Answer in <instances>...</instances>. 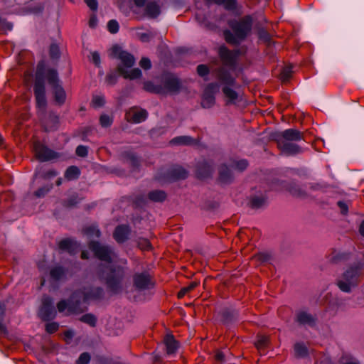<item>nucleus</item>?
<instances>
[{
    "label": "nucleus",
    "mask_w": 364,
    "mask_h": 364,
    "mask_svg": "<svg viewBox=\"0 0 364 364\" xmlns=\"http://www.w3.org/2000/svg\"><path fill=\"white\" fill-rule=\"evenodd\" d=\"M233 166L240 171H243L247 166V161L246 160L238 161L234 164Z\"/></svg>",
    "instance_id": "56"
},
{
    "label": "nucleus",
    "mask_w": 364,
    "mask_h": 364,
    "mask_svg": "<svg viewBox=\"0 0 364 364\" xmlns=\"http://www.w3.org/2000/svg\"><path fill=\"white\" fill-rule=\"evenodd\" d=\"M154 33H151V32H149V33H140L139 34V39L142 41V42H148L150 41V39L151 38L154 37Z\"/></svg>",
    "instance_id": "58"
},
{
    "label": "nucleus",
    "mask_w": 364,
    "mask_h": 364,
    "mask_svg": "<svg viewBox=\"0 0 364 364\" xmlns=\"http://www.w3.org/2000/svg\"><path fill=\"white\" fill-rule=\"evenodd\" d=\"M230 30L223 31L225 41L231 45L237 46L244 41L251 33L253 20L250 16H245L239 19L228 22Z\"/></svg>",
    "instance_id": "2"
},
{
    "label": "nucleus",
    "mask_w": 364,
    "mask_h": 364,
    "mask_svg": "<svg viewBox=\"0 0 364 364\" xmlns=\"http://www.w3.org/2000/svg\"><path fill=\"white\" fill-rule=\"evenodd\" d=\"M165 88L171 92H176L181 87L179 80L175 77H168L164 82Z\"/></svg>",
    "instance_id": "28"
},
{
    "label": "nucleus",
    "mask_w": 364,
    "mask_h": 364,
    "mask_svg": "<svg viewBox=\"0 0 364 364\" xmlns=\"http://www.w3.org/2000/svg\"><path fill=\"white\" fill-rule=\"evenodd\" d=\"M87 6L92 11H96L97 9V1L96 0H85Z\"/></svg>",
    "instance_id": "59"
},
{
    "label": "nucleus",
    "mask_w": 364,
    "mask_h": 364,
    "mask_svg": "<svg viewBox=\"0 0 364 364\" xmlns=\"http://www.w3.org/2000/svg\"><path fill=\"white\" fill-rule=\"evenodd\" d=\"M137 245L141 250H149L151 245L148 239L140 237L137 240Z\"/></svg>",
    "instance_id": "43"
},
{
    "label": "nucleus",
    "mask_w": 364,
    "mask_h": 364,
    "mask_svg": "<svg viewBox=\"0 0 364 364\" xmlns=\"http://www.w3.org/2000/svg\"><path fill=\"white\" fill-rule=\"evenodd\" d=\"M304 139V133L295 129H286L279 134H278L276 136V141H299Z\"/></svg>",
    "instance_id": "15"
},
{
    "label": "nucleus",
    "mask_w": 364,
    "mask_h": 364,
    "mask_svg": "<svg viewBox=\"0 0 364 364\" xmlns=\"http://www.w3.org/2000/svg\"><path fill=\"white\" fill-rule=\"evenodd\" d=\"M89 248L102 261L111 263L116 257V254L110 247L102 245L97 242H90L89 243Z\"/></svg>",
    "instance_id": "9"
},
{
    "label": "nucleus",
    "mask_w": 364,
    "mask_h": 364,
    "mask_svg": "<svg viewBox=\"0 0 364 364\" xmlns=\"http://www.w3.org/2000/svg\"><path fill=\"white\" fill-rule=\"evenodd\" d=\"M215 360L219 364H222L225 360V355L223 352L217 351L215 355Z\"/></svg>",
    "instance_id": "61"
},
{
    "label": "nucleus",
    "mask_w": 364,
    "mask_h": 364,
    "mask_svg": "<svg viewBox=\"0 0 364 364\" xmlns=\"http://www.w3.org/2000/svg\"><path fill=\"white\" fill-rule=\"evenodd\" d=\"M102 296L103 289L101 287H84L73 292L68 301L60 300L57 304V309L60 313H65L66 316L78 314L87 310L85 304L90 300L99 299Z\"/></svg>",
    "instance_id": "1"
},
{
    "label": "nucleus",
    "mask_w": 364,
    "mask_h": 364,
    "mask_svg": "<svg viewBox=\"0 0 364 364\" xmlns=\"http://www.w3.org/2000/svg\"><path fill=\"white\" fill-rule=\"evenodd\" d=\"M107 28L111 33H117L119 28L118 22L116 20H110L107 23Z\"/></svg>",
    "instance_id": "46"
},
{
    "label": "nucleus",
    "mask_w": 364,
    "mask_h": 364,
    "mask_svg": "<svg viewBox=\"0 0 364 364\" xmlns=\"http://www.w3.org/2000/svg\"><path fill=\"white\" fill-rule=\"evenodd\" d=\"M100 122L102 127H108L112 124V120L108 115L103 114L100 118Z\"/></svg>",
    "instance_id": "50"
},
{
    "label": "nucleus",
    "mask_w": 364,
    "mask_h": 364,
    "mask_svg": "<svg viewBox=\"0 0 364 364\" xmlns=\"http://www.w3.org/2000/svg\"><path fill=\"white\" fill-rule=\"evenodd\" d=\"M80 170L77 166H72L67 168L65 173V177L69 180H74L79 177L80 176Z\"/></svg>",
    "instance_id": "37"
},
{
    "label": "nucleus",
    "mask_w": 364,
    "mask_h": 364,
    "mask_svg": "<svg viewBox=\"0 0 364 364\" xmlns=\"http://www.w3.org/2000/svg\"><path fill=\"white\" fill-rule=\"evenodd\" d=\"M139 65L144 70H149L151 67V60L148 58H142L139 62Z\"/></svg>",
    "instance_id": "55"
},
{
    "label": "nucleus",
    "mask_w": 364,
    "mask_h": 364,
    "mask_svg": "<svg viewBox=\"0 0 364 364\" xmlns=\"http://www.w3.org/2000/svg\"><path fill=\"white\" fill-rule=\"evenodd\" d=\"M49 53L51 58H58L60 57V49L58 45L55 43L51 44L50 46Z\"/></svg>",
    "instance_id": "45"
},
{
    "label": "nucleus",
    "mask_w": 364,
    "mask_h": 364,
    "mask_svg": "<svg viewBox=\"0 0 364 364\" xmlns=\"http://www.w3.org/2000/svg\"><path fill=\"white\" fill-rule=\"evenodd\" d=\"M92 102L95 107H102L105 102V97L103 96L96 95L93 97Z\"/></svg>",
    "instance_id": "51"
},
{
    "label": "nucleus",
    "mask_w": 364,
    "mask_h": 364,
    "mask_svg": "<svg viewBox=\"0 0 364 364\" xmlns=\"http://www.w3.org/2000/svg\"><path fill=\"white\" fill-rule=\"evenodd\" d=\"M59 324L56 322L48 323L46 325V331L48 333H53L58 331Z\"/></svg>",
    "instance_id": "53"
},
{
    "label": "nucleus",
    "mask_w": 364,
    "mask_h": 364,
    "mask_svg": "<svg viewBox=\"0 0 364 364\" xmlns=\"http://www.w3.org/2000/svg\"><path fill=\"white\" fill-rule=\"evenodd\" d=\"M58 247L60 250L68 252L70 254L73 255L75 254L78 249V244L70 239H65L61 240Z\"/></svg>",
    "instance_id": "21"
},
{
    "label": "nucleus",
    "mask_w": 364,
    "mask_h": 364,
    "mask_svg": "<svg viewBox=\"0 0 364 364\" xmlns=\"http://www.w3.org/2000/svg\"><path fill=\"white\" fill-rule=\"evenodd\" d=\"M255 344L256 348L260 351L267 347L269 344V338L264 335L259 336Z\"/></svg>",
    "instance_id": "38"
},
{
    "label": "nucleus",
    "mask_w": 364,
    "mask_h": 364,
    "mask_svg": "<svg viewBox=\"0 0 364 364\" xmlns=\"http://www.w3.org/2000/svg\"><path fill=\"white\" fill-rule=\"evenodd\" d=\"M129 159L130 161L131 164L133 166H136L139 165V160H138L137 157L136 156H134V154H129Z\"/></svg>",
    "instance_id": "63"
},
{
    "label": "nucleus",
    "mask_w": 364,
    "mask_h": 364,
    "mask_svg": "<svg viewBox=\"0 0 364 364\" xmlns=\"http://www.w3.org/2000/svg\"><path fill=\"white\" fill-rule=\"evenodd\" d=\"M80 321L92 327H95L97 323V318L92 314H86L80 317Z\"/></svg>",
    "instance_id": "39"
},
{
    "label": "nucleus",
    "mask_w": 364,
    "mask_h": 364,
    "mask_svg": "<svg viewBox=\"0 0 364 364\" xmlns=\"http://www.w3.org/2000/svg\"><path fill=\"white\" fill-rule=\"evenodd\" d=\"M148 112L146 109L132 108L126 113L127 119L132 123H140L146 120Z\"/></svg>",
    "instance_id": "16"
},
{
    "label": "nucleus",
    "mask_w": 364,
    "mask_h": 364,
    "mask_svg": "<svg viewBox=\"0 0 364 364\" xmlns=\"http://www.w3.org/2000/svg\"><path fill=\"white\" fill-rule=\"evenodd\" d=\"M213 74L222 84L224 85L222 90L227 99L226 104H235L238 100V93L232 87H236V80L230 73L224 67H220L213 70Z\"/></svg>",
    "instance_id": "5"
},
{
    "label": "nucleus",
    "mask_w": 364,
    "mask_h": 364,
    "mask_svg": "<svg viewBox=\"0 0 364 364\" xmlns=\"http://www.w3.org/2000/svg\"><path fill=\"white\" fill-rule=\"evenodd\" d=\"M239 54V50H230L225 46H220L218 50V55L223 64L232 68L235 66Z\"/></svg>",
    "instance_id": "11"
},
{
    "label": "nucleus",
    "mask_w": 364,
    "mask_h": 364,
    "mask_svg": "<svg viewBox=\"0 0 364 364\" xmlns=\"http://www.w3.org/2000/svg\"><path fill=\"white\" fill-rule=\"evenodd\" d=\"M87 153V148L85 146L80 145L76 148V154L79 156L85 157Z\"/></svg>",
    "instance_id": "54"
},
{
    "label": "nucleus",
    "mask_w": 364,
    "mask_h": 364,
    "mask_svg": "<svg viewBox=\"0 0 364 364\" xmlns=\"http://www.w3.org/2000/svg\"><path fill=\"white\" fill-rule=\"evenodd\" d=\"M90 361V355L87 353H82L77 360V364H88Z\"/></svg>",
    "instance_id": "48"
},
{
    "label": "nucleus",
    "mask_w": 364,
    "mask_h": 364,
    "mask_svg": "<svg viewBox=\"0 0 364 364\" xmlns=\"http://www.w3.org/2000/svg\"><path fill=\"white\" fill-rule=\"evenodd\" d=\"M133 284L138 291L147 290L154 287L151 278L146 272L134 274L133 276Z\"/></svg>",
    "instance_id": "13"
},
{
    "label": "nucleus",
    "mask_w": 364,
    "mask_h": 364,
    "mask_svg": "<svg viewBox=\"0 0 364 364\" xmlns=\"http://www.w3.org/2000/svg\"><path fill=\"white\" fill-rule=\"evenodd\" d=\"M294 350L295 356L297 358H304L308 355V349L304 343H295Z\"/></svg>",
    "instance_id": "34"
},
{
    "label": "nucleus",
    "mask_w": 364,
    "mask_h": 364,
    "mask_svg": "<svg viewBox=\"0 0 364 364\" xmlns=\"http://www.w3.org/2000/svg\"><path fill=\"white\" fill-rule=\"evenodd\" d=\"M50 190V188H39L35 192V195L37 197H41L43 196L46 193H47Z\"/></svg>",
    "instance_id": "62"
},
{
    "label": "nucleus",
    "mask_w": 364,
    "mask_h": 364,
    "mask_svg": "<svg viewBox=\"0 0 364 364\" xmlns=\"http://www.w3.org/2000/svg\"><path fill=\"white\" fill-rule=\"evenodd\" d=\"M82 231L85 235H86L90 238L99 237L100 236V231L98 229L97 226L95 225H91L87 227H85Z\"/></svg>",
    "instance_id": "33"
},
{
    "label": "nucleus",
    "mask_w": 364,
    "mask_h": 364,
    "mask_svg": "<svg viewBox=\"0 0 364 364\" xmlns=\"http://www.w3.org/2000/svg\"><path fill=\"white\" fill-rule=\"evenodd\" d=\"M210 70L206 65L200 64L197 67V73L201 77H205L208 75Z\"/></svg>",
    "instance_id": "49"
},
{
    "label": "nucleus",
    "mask_w": 364,
    "mask_h": 364,
    "mask_svg": "<svg viewBox=\"0 0 364 364\" xmlns=\"http://www.w3.org/2000/svg\"><path fill=\"white\" fill-rule=\"evenodd\" d=\"M287 190L295 197L304 198L306 196V193L300 186L295 183H290L288 185Z\"/></svg>",
    "instance_id": "31"
},
{
    "label": "nucleus",
    "mask_w": 364,
    "mask_h": 364,
    "mask_svg": "<svg viewBox=\"0 0 364 364\" xmlns=\"http://www.w3.org/2000/svg\"><path fill=\"white\" fill-rule=\"evenodd\" d=\"M166 198V194L163 191H153L149 193V198L154 202H162Z\"/></svg>",
    "instance_id": "36"
},
{
    "label": "nucleus",
    "mask_w": 364,
    "mask_h": 364,
    "mask_svg": "<svg viewBox=\"0 0 364 364\" xmlns=\"http://www.w3.org/2000/svg\"><path fill=\"white\" fill-rule=\"evenodd\" d=\"M277 146L287 155H295L303 152L302 149L294 142L276 141Z\"/></svg>",
    "instance_id": "17"
},
{
    "label": "nucleus",
    "mask_w": 364,
    "mask_h": 364,
    "mask_svg": "<svg viewBox=\"0 0 364 364\" xmlns=\"http://www.w3.org/2000/svg\"><path fill=\"white\" fill-rule=\"evenodd\" d=\"M146 14L149 18H156L161 12L159 6L156 2H149L145 8Z\"/></svg>",
    "instance_id": "27"
},
{
    "label": "nucleus",
    "mask_w": 364,
    "mask_h": 364,
    "mask_svg": "<svg viewBox=\"0 0 364 364\" xmlns=\"http://www.w3.org/2000/svg\"><path fill=\"white\" fill-rule=\"evenodd\" d=\"M144 89L146 91L150 92H159V89L156 87L151 82L147 81L144 83Z\"/></svg>",
    "instance_id": "52"
},
{
    "label": "nucleus",
    "mask_w": 364,
    "mask_h": 364,
    "mask_svg": "<svg viewBox=\"0 0 364 364\" xmlns=\"http://www.w3.org/2000/svg\"><path fill=\"white\" fill-rule=\"evenodd\" d=\"M250 205L252 208H259L267 203V196L262 193H259L250 196Z\"/></svg>",
    "instance_id": "22"
},
{
    "label": "nucleus",
    "mask_w": 364,
    "mask_h": 364,
    "mask_svg": "<svg viewBox=\"0 0 364 364\" xmlns=\"http://www.w3.org/2000/svg\"><path fill=\"white\" fill-rule=\"evenodd\" d=\"M64 336L67 341H68L69 340H71L73 338L74 333L73 331L68 330L64 333Z\"/></svg>",
    "instance_id": "64"
},
{
    "label": "nucleus",
    "mask_w": 364,
    "mask_h": 364,
    "mask_svg": "<svg viewBox=\"0 0 364 364\" xmlns=\"http://www.w3.org/2000/svg\"><path fill=\"white\" fill-rule=\"evenodd\" d=\"M292 74V67L287 66L284 68L280 73V78L283 82L288 81Z\"/></svg>",
    "instance_id": "42"
},
{
    "label": "nucleus",
    "mask_w": 364,
    "mask_h": 364,
    "mask_svg": "<svg viewBox=\"0 0 364 364\" xmlns=\"http://www.w3.org/2000/svg\"><path fill=\"white\" fill-rule=\"evenodd\" d=\"M46 77L49 85L52 87H56L59 85L58 73L54 69H48L46 73Z\"/></svg>",
    "instance_id": "32"
},
{
    "label": "nucleus",
    "mask_w": 364,
    "mask_h": 364,
    "mask_svg": "<svg viewBox=\"0 0 364 364\" xmlns=\"http://www.w3.org/2000/svg\"><path fill=\"white\" fill-rule=\"evenodd\" d=\"M270 257L271 255L268 252H259L252 257V259L263 263L269 261Z\"/></svg>",
    "instance_id": "41"
},
{
    "label": "nucleus",
    "mask_w": 364,
    "mask_h": 364,
    "mask_svg": "<svg viewBox=\"0 0 364 364\" xmlns=\"http://www.w3.org/2000/svg\"><path fill=\"white\" fill-rule=\"evenodd\" d=\"M6 306L4 304H0V331L2 333L6 332V327L4 324V318L5 315Z\"/></svg>",
    "instance_id": "44"
},
{
    "label": "nucleus",
    "mask_w": 364,
    "mask_h": 364,
    "mask_svg": "<svg viewBox=\"0 0 364 364\" xmlns=\"http://www.w3.org/2000/svg\"><path fill=\"white\" fill-rule=\"evenodd\" d=\"M57 314L53 301L48 296H43L42 298L41 306L39 309L38 316L43 321H47L55 318Z\"/></svg>",
    "instance_id": "10"
},
{
    "label": "nucleus",
    "mask_w": 364,
    "mask_h": 364,
    "mask_svg": "<svg viewBox=\"0 0 364 364\" xmlns=\"http://www.w3.org/2000/svg\"><path fill=\"white\" fill-rule=\"evenodd\" d=\"M164 342L168 354L174 353L178 348V343L172 335L166 336Z\"/></svg>",
    "instance_id": "24"
},
{
    "label": "nucleus",
    "mask_w": 364,
    "mask_h": 364,
    "mask_svg": "<svg viewBox=\"0 0 364 364\" xmlns=\"http://www.w3.org/2000/svg\"><path fill=\"white\" fill-rule=\"evenodd\" d=\"M54 92L55 100L58 105H63L66 99V94L61 85L52 87Z\"/></svg>",
    "instance_id": "29"
},
{
    "label": "nucleus",
    "mask_w": 364,
    "mask_h": 364,
    "mask_svg": "<svg viewBox=\"0 0 364 364\" xmlns=\"http://www.w3.org/2000/svg\"><path fill=\"white\" fill-rule=\"evenodd\" d=\"M213 74L222 84L224 85L222 90L227 99L226 104H235L238 100V93L232 87H236V80L230 73L224 67H220L213 70Z\"/></svg>",
    "instance_id": "4"
},
{
    "label": "nucleus",
    "mask_w": 364,
    "mask_h": 364,
    "mask_svg": "<svg viewBox=\"0 0 364 364\" xmlns=\"http://www.w3.org/2000/svg\"><path fill=\"white\" fill-rule=\"evenodd\" d=\"M198 284H199L198 282H196V281L191 282L189 285L182 288L180 290V291L178 294V296L179 298H182L183 296H184L186 295V293L194 289Z\"/></svg>",
    "instance_id": "40"
},
{
    "label": "nucleus",
    "mask_w": 364,
    "mask_h": 364,
    "mask_svg": "<svg viewBox=\"0 0 364 364\" xmlns=\"http://www.w3.org/2000/svg\"><path fill=\"white\" fill-rule=\"evenodd\" d=\"M117 74L115 72L112 71L107 75L105 80L108 85H113L117 82Z\"/></svg>",
    "instance_id": "47"
},
{
    "label": "nucleus",
    "mask_w": 364,
    "mask_h": 364,
    "mask_svg": "<svg viewBox=\"0 0 364 364\" xmlns=\"http://www.w3.org/2000/svg\"><path fill=\"white\" fill-rule=\"evenodd\" d=\"M337 205L339 207L341 213L342 214H347L348 211V204L346 202L339 200L338 201Z\"/></svg>",
    "instance_id": "57"
},
{
    "label": "nucleus",
    "mask_w": 364,
    "mask_h": 364,
    "mask_svg": "<svg viewBox=\"0 0 364 364\" xmlns=\"http://www.w3.org/2000/svg\"><path fill=\"white\" fill-rule=\"evenodd\" d=\"M208 4L223 5L227 10L232 11L236 8V0H205Z\"/></svg>",
    "instance_id": "30"
},
{
    "label": "nucleus",
    "mask_w": 364,
    "mask_h": 364,
    "mask_svg": "<svg viewBox=\"0 0 364 364\" xmlns=\"http://www.w3.org/2000/svg\"><path fill=\"white\" fill-rule=\"evenodd\" d=\"M111 56L120 60V64L118 65L117 70L124 78L134 80L141 77V71L139 68H134L130 71L127 70L135 63V58L131 53L123 50L121 47L116 45L112 48Z\"/></svg>",
    "instance_id": "3"
},
{
    "label": "nucleus",
    "mask_w": 364,
    "mask_h": 364,
    "mask_svg": "<svg viewBox=\"0 0 364 364\" xmlns=\"http://www.w3.org/2000/svg\"><path fill=\"white\" fill-rule=\"evenodd\" d=\"M362 265L358 264L346 271L342 277L337 280V286L343 292L349 293L355 287L360 276Z\"/></svg>",
    "instance_id": "8"
},
{
    "label": "nucleus",
    "mask_w": 364,
    "mask_h": 364,
    "mask_svg": "<svg viewBox=\"0 0 364 364\" xmlns=\"http://www.w3.org/2000/svg\"><path fill=\"white\" fill-rule=\"evenodd\" d=\"M213 171V167L209 163L203 162L198 165L196 174L199 178L204 179L210 176Z\"/></svg>",
    "instance_id": "20"
},
{
    "label": "nucleus",
    "mask_w": 364,
    "mask_h": 364,
    "mask_svg": "<svg viewBox=\"0 0 364 364\" xmlns=\"http://www.w3.org/2000/svg\"><path fill=\"white\" fill-rule=\"evenodd\" d=\"M121 264L123 265H114L109 268V272L105 276L103 270H100V276L104 277L109 289L115 294L119 293L122 290V281L127 272V259H121Z\"/></svg>",
    "instance_id": "7"
},
{
    "label": "nucleus",
    "mask_w": 364,
    "mask_h": 364,
    "mask_svg": "<svg viewBox=\"0 0 364 364\" xmlns=\"http://www.w3.org/2000/svg\"><path fill=\"white\" fill-rule=\"evenodd\" d=\"M232 175L230 169L225 165H221L219 168V181L223 183L231 182Z\"/></svg>",
    "instance_id": "26"
},
{
    "label": "nucleus",
    "mask_w": 364,
    "mask_h": 364,
    "mask_svg": "<svg viewBox=\"0 0 364 364\" xmlns=\"http://www.w3.org/2000/svg\"><path fill=\"white\" fill-rule=\"evenodd\" d=\"M198 143L197 140L189 136H179L170 141L173 145H193Z\"/></svg>",
    "instance_id": "25"
},
{
    "label": "nucleus",
    "mask_w": 364,
    "mask_h": 364,
    "mask_svg": "<svg viewBox=\"0 0 364 364\" xmlns=\"http://www.w3.org/2000/svg\"><path fill=\"white\" fill-rule=\"evenodd\" d=\"M130 232L129 226L125 225H119L115 228L113 236L115 240L122 243L124 242L128 237Z\"/></svg>",
    "instance_id": "19"
},
{
    "label": "nucleus",
    "mask_w": 364,
    "mask_h": 364,
    "mask_svg": "<svg viewBox=\"0 0 364 364\" xmlns=\"http://www.w3.org/2000/svg\"><path fill=\"white\" fill-rule=\"evenodd\" d=\"M91 58H92V61L97 65V66H99L100 64V54L95 51V52H92L91 53Z\"/></svg>",
    "instance_id": "60"
},
{
    "label": "nucleus",
    "mask_w": 364,
    "mask_h": 364,
    "mask_svg": "<svg viewBox=\"0 0 364 364\" xmlns=\"http://www.w3.org/2000/svg\"><path fill=\"white\" fill-rule=\"evenodd\" d=\"M188 171L183 168L176 166L168 171V179L169 181H177L185 179L188 177Z\"/></svg>",
    "instance_id": "18"
},
{
    "label": "nucleus",
    "mask_w": 364,
    "mask_h": 364,
    "mask_svg": "<svg viewBox=\"0 0 364 364\" xmlns=\"http://www.w3.org/2000/svg\"><path fill=\"white\" fill-rule=\"evenodd\" d=\"M50 275L54 280H60L65 275V270L62 267H55L50 269Z\"/></svg>",
    "instance_id": "35"
},
{
    "label": "nucleus",
    "mask_w": 364,
    "mask_h": 364,
    "mask_svg": "<svg viewBox=\"0 0 364 364\" xmlns=\"http://www.w3.org/2000/svg\"><path fill=\"white\" fill-rule=\"evenodd\" d=\"M37 113L42 122L46 117L47 100L46 97V87L43 77V70L41 65H38L36 73L33 87Z\"/></svg>",
    "instance_id": "6"
},
{
    "label": "nucleus",
    "mask_w": 364,
    "mask_h": 364,
    "mask_svg": "<svg viewBox=\"0 0 364 364\" xmlns=\"http://www.w3.org/2000/svg\"><path fill=\"white\" fill-rule=\"evenodd\" d=\"M296 321L301 325L313 326L315 324V318L305 311H300L296 314Z\"/></svg>",
    "instance_id": "23"
},
{
    "label": "nucleus",
    "mask_w": 364,
    "mask_h": 364,
    "mask_svg": "<svg viewBox=\"0 0 364 364\" xmlns=\"http://www.w3.org/2000/svg\"><path fill=\"white\" fill-rule=\"evenodd\" d=\"M34 151L36 158L41 161H47L58 156V154L39 142L34 144Z\"/></svg>",
    "instance_id": "14"
},
{
    "label": "nucleus",
    "mask_w": 364,
    "mask_h": 364,
    "mask_svg": "<svg viewBox=\"0 0 364 364\" xmlns=\"http://www.w3.org/2000/svg\"><path fill=\"white\" fill-rule=\"evenodd\" d=\"M219 90V85L216 82L209 83L203 92L201 105L204 108H210L215 105L214 95Z\"/></svg>",
    "instance_id": "12"
}]
</instances>
